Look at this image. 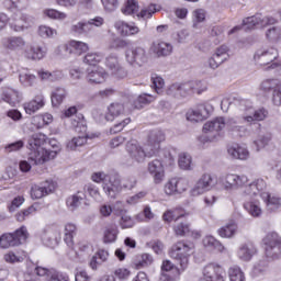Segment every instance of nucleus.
Wrapping results in <instances>:
<instances>
[{"label":"nucleus","mask_w":281,"mask_h":281,"mask_svg":"<svg viewBox=\"0 0 281 281\" xmlns=\"http://www.w3.org/2000/svg\"><path fill=\"white\" fill-rule=\"evenodd\" d=\"M173 46L168 42L156 41L151 44V52L158 58H166L172 54Z\"/></svg>","instance_id":"33"},{"label":"nucleus","mask_w":281,"mask_h":281,"mask_svg":"<svg viewBox=\"0 0 281 281\" xmlns=\"http://www.w3.org/2000/svg\"><path fill=\"white\" fill-rule=\"evenodd\" d=\"M101 60H104V55L102 53H88L83 57V63L92 67H95V65H98V63Z\"/></svg>","instance_id":"56"},{"label":"nucleus","mask_w":281,"mask_h":281,"mask_svg":"<svg viewBox=\"0 0 281 281\" xmlns=\"http://www.w3.org/2000/svg\"><path fill=\"white\" fill-rule=\"evenodd\" d=\"M156 98L153 94L143 93L139 94L136 102L134 103V109H142L143 104H150V102H155Z\"/></svg>","instance_id":"61"},{"label":"nucleus","mask_w":281,"mask_h":281,"mask_svg":"<svg viewBox=\"0 0 281 281\" xmlns=\"http://www.w3.org/2000/svg\"><path fill=\"white\" fill-rule=\"evenodd\" d=\"M89 49V44L71 40L69 44H63L58 46L57 54L59 56H67V54H75V56H82V54H87V50Z\"/></svg>","instance_id":"18"},{"label":"nucleus","mask_w":281,"mask_h":281,"mask_svg":"<svg viewBox=\"0 0 281 281\" xmlns=\"http://www.w3.org/2000/svg\"><path fill=\"white\" fill-rule=\"evenodd\" d=\"M0 45L7 52H14V54H21V52H25V47H27V42L23 36H5L0 41Z\"/></svg>","instance_id":"19"},{"label":"nucleus","mask_w":281,"mask_h":281,"mask_svg":"<svg viewBox=\"0 0 281 281\" xmlns=\"http://www.w3.org/2000/svg\"><path fill=\"white\" fill-rule=\"evenodd\" d=\"M105 67L110 69L112 76L115 78H126V76H128L126 69L120 65V59L115 54H110L105 57Z\"/></svg>","instance_id":"25"},{"label":"nucleus","mask_w":281,"mask_h":281,"mask_svg":"<svg viewBox=\"0 0 281 281\" xmlns=\"http://www.w3.org/2000/svg\"><path fill=\"white\" fill-rule=\"evenodd\" d=\"M238 122H246L243 120V116L238 120L228 119L226 122V128L229 135L233 137H247L249 135V131L245 125H238Z\"/></svg>","instance_id":"30"},{"label":"nucleus","mask_w":281,"mask_h":281,"mask_svg":"<svg viewBox=\"0 0 281 281\" xmlns=\"http://www.w3.org/2000/svg\"><path fill=\"white\" fill-rule=\"evenodd\" d=\"M278 21L272 16H265L260 13H257L250 18H246L243 21V25H237L233 27L228 34H236L239 30H245V32H249V30H258L260 27H267V25H276Z\"/></svg>","instance_id":"5"},{"label":"nucleus","mask_w":281,"mask_h":281,"mask_svg":"<svg viewBox=\"0 0 281 281\" xmlns=\"http://www.w3.org/2000/svg\"><path fill=\"white\" fill-rule=\"evenodd\" d=\"M35 19L27 13H23L22 11H15L11 18H9V27L13 32H25V30H30L32 25H34Z\"/></svg>","instance_id":"11"},{"label":"nucleus","mask_w":281,"mask_h":281,"mask_svg":"<svg viewBox=\"0 0 281 281\" xmlns=\"http://www.w3.org/2000/svg\"><path fill=\"white\" fill-rule=\"evenodd\" d=\"M89 136H77L72 139L68 140L66 144L67 150H77L79 148H82L85 144H87V139Z\"/></svg>","instance_id":"54"},{"label":"nucleus","mask_w":281,"mask_h":281,"mask_svg":"<svg viewBox=\"0 0 281 281\" xmlns=\"http://www.w3.org/2000/svg\"><path fill=\"white\" fill-rule=\"evenodd\" d=\"M109 260V251L105 249H99L95 255H93L90 259L89 267L97 271L98 267H101L103 262Z\"/></svg>","instance_id":"42"},{"label":"nucleus","mask_w":281,"mask_h":281,"mask_svg":"<svg viewBox=\"0 0 281 281\" xmlns=\"http://www.w3.org/2000/svg\"><path fill=\"white\" fill-rule=\"evenodd\" d=\"M178 164L181 170H192V156L188 153H181L179 155Z\"/></svg>","instance_id":"58"},{"label":"nucleus","mask_w":281,"mask_h":281,"mask_svg":"<svg viewBox=\"0 0 281 281\" xmlns=\"http://www.w3.org/2000/svg\"><path fill=\"white\" fill-rule=\"evenodd\" d=\"M3 260L8 265H16V262H23L25 260V251L23 250H18V251H8L7 254L3 255Z\"/></svg>","instance_id":"48"},{"label":"nucleus","mask_w":281,"mask_h":281,"mask_svg":"<svg viewBox=\"0 0 281 281\" xmlns=\"http://www.w3.org/2000/svg\"><path fill=\"white\" fill-rule=\"evenodd\" d=\"M37 76L41 80H49L50 82H54L55 80H60L63 78V71H53L49 72L45 69L37 70Z\"/></svg>","instance_id":"51"},{"label":"nucleus","mask_w":281,"mask_h":281,"mask_svg":"<svg viewBox=\"0 0 281 281\" xmlns=\"http://www.w3.org/2000/svg\"><path fill=\"white\" fill-rule=\"evenodd\" d=\"M124 113H126L124 103L113 102L108 106V112L105 113V120L106 122H113L115 117H120V115H124Z\"/></svg>","instance_id":"37"},{"label":"nucleus","mask_w":281,"mask_h":281,"mask_svg":"<svg viewBox=\"0 0 281 281\" xmlns=\"http://www.w3.org/2000/svg\"><path fill=\"white\" fill-rule=\"evenodd\" d=\"M104 25V18L95 16L88 21H79L70 26L71 34L75 36H87V38H92L95 36V30L93 27H102Z\"/></svg>","instance_id":"7"},{"label":"nucleus","mask_w":281,"mask_h":281,"mask_svg":"<svg viewBox=\"0 0 281 281\" xmlns=\"http://www.w3.org/2000/svg\"><path fill=\"white\" fill-rule=\"evenodd\" d=\"M2 100L3 102H7V104H10V106H16L18 104H21L23 97L19 91L9 88L2 92Z\"/></svg>","instance_id":"38"},{"label":"nucleus","mask_w":281,"mask_h":281,"mask_svg":"<svg viewBox=\"0 0 281 281\" xmlns=\"http://www.w3.org/2000/svg\"><path fill=\"white\" fill-rule=\"evenodd\" d=\"M126 153L130 155L131 159H133V161H136L137 164H144L146 159L155 157L153 150H149L146 145L142 147V145H139L137 140H131L126 144Z\"/></svg>","instance_id":"12"},{"label":"nucleus","mask_w":281,"mask_h":281,"mask_svg":"<svg viewBox=\"0 0 281 281\" xmlns=\"http://www.w3.org/2000/svg\"><path fill=\"white\" fill-rule=\"evenodd\" d=\"M162 218L167 221V223L175 221L173 232L176 236H187L190 234V224L183 221V218H186V212L183 210L176 209L173 211H167L162 215Z\"/></svg>","instance_id":"9"},{"label":"nucleus","mask_w":281,"mask_h":281,"mask_svg":"<svg viewBox=\"0 0 281 281\" xmlns=\"http://www.w3.org/2000/svg\"><path fill=\"white\" fill-rule=\"evenodd\" d=\"M81 192H88L89 196L94 199V201L100 202L102 201V195L100 194V188H98L95 184L88 183L83 187V190Z\"/></svg>","instance_id":"57"},{"label":"nucleus","mask_w":281,"mask_h":281,"mask_svg":"<svg viewBox=\"0 0 281 281\" xmlns=\"http://www.w3.org/2000/svg\"><path fill=\"white\" fill-rule=\"evenodd\" d=\"M161 142H166V133L161 130H153L149 132L146 146L154 151V156L159 153Z\"/></svg>","instance_id":"27"},{"label":"nucleus","mask_w":281,"mask_h":281,"mask_svg":"<svg viewBox=\"0 0 281 281\" xmlns=\"http://www.w3.org/2000/svg\"><path fill=\"white\" fill-rule=\"evenodd\" d=\"M106 78H109V74L100 66H92L87 69L86 80L90 85H102Z\"/></svg>","instance_id":"24"},{"label":"nucleus","mask_w":281,"mask_h":281,"mask_svg":"<svg viewBox=\"0 0 281 281\" xmlns=\"http://www.w3.org/2000/svg\"><path fill=\"white\" fill-rule=\"evenodd\" d=\"M243 207L252 218H260L262 216V206H260V201L258 200L246 201Z\"/></svg>","instance_id":"39"},{"label":"nucleus","mask_w":281,"mask_h":281,"mask_svg":"<svg viewBox=\"0 0 281 281\" xmlns=\"http://www.w3.org/2000/svg\"><path fill=\"white\" fill-rule=\"evenodd\" d=\"M30 233L27 227L21 226L13 233H4L0 236V249H10L12 247H19L27 240Z\"/></svg>","instance_id":"10"},{"label":"nucleus","mask_w":281,"mask_h":281,"mask_svg":"<svg viewBox=\"0 0 281 281\" xmlns=\"http://www.w3.org/2000/svg\"><path fill=\"white\" fill-rule=\"evenodd\" d=\"M201 273L200 281H225V269L216 262L204 266Z\"/></svg>","instance_id":"14"},{"label":"nucleus","mask_w":281,"mask_h":281,"mask_svg":"<svg viewBox=\"0 0 281 281\" xmlns=\"http://www.w3.org/2000/svg\"><path fill=\"white\" fill-rule=\"evenodd\" d=\"M114 27L121 36H135V34H139V27L135 23H126L119 20L114 23Z\"/></svg>","instance_id":"32"},{"label":"nucleus","mask_w":281,"mask_h":281,"mask_svg":"<svg viewBox=\"0 0 281 281\" xmlns=\"http://www.w3.org/2000/svg\"><path fill=\"white\" fill-rule=\"evenodd\" d=\"M164 190L168 196L181 194L188 190V180L183 178H171L166 182Z\"/></svg>","instance_id":"22"},{"label":"nucleus","mask_w":281,"mask_h":281,"mask_svg":"<svg viewBox=\"0 0 281 281\" xmlns=\"http://www.w3.org/2000/svg\"><path fill=\"white\" fill-rule=\"evenodd\" d=\"M216 188V178L212 173H203L191 189V196H201Z\"/></svg>","instance_id":"13"},{"label":"nucleus","mask_w":281,"mask_h":281,"mask_svg":"<svg viewBox=\"0 0 281 281\" xmlns=\"http://www.w3.org/2000/svg\"><path fill=\"white\" fill-rule=\"evenodd\" d=\"M225 126H227V121H225V117L223 116H218L213 121L206 122L203 126V133L206 135L200 136L199 142L201 144H207V142H216L221 136V131H223ZM210 133L211 135H207Z\"/></svg>","instance_id":"8"},{"label":"nucleus","mask_w":281,"mask_h":281,"mask_svg":"<svg viewBox=\"0 0 281 281\" xmlns=\"http://www.w3.org/2000/svg\"><path fill=\"white\" fill-rule=\"evenodd\" d=\"M280 86L281 85L278 79H267L261 82L260 89L261 91L269 93V91H276V89H278Z\"/></svg>","instance_id":"62"},{"label":"nucleus","mask_w":281,"mask_h":281,"mask_svg":"<svg viewBox=\"0 0 281 281\" xmlns=\"http://www.w3.org/2000/svg\"><path fill=\"white\" fill-rule=\"evenodd\" d=\"M193 251V244L178 241L171 247L169 256L173 260H177V262L180 265L181 271H186L188 269V265H190V256H192Z\"/></svg>","instance_id":"6"},{"label":"nucleus","mask_w":281,"mask_h":281,"mask_svg":"<svg viewBox=\"0 0 281 281\" xmlns=\"http://www.w3.org/2000/svg\"><path fill=\"white\" fill-rule=\"evenodd\" d=\"M161 10V5L150 3L148 7L140 10V12L137 13L138 19H144L146 21L147 19H153V14H157Z\"/></svg>","instance_id":"50"},{"label":"nucleus","mask_w":281,"mask_h":281,"mask_svg":"<svg viewBox=\"0 0 281 281\" xmlns=\"http://www.w3.org/2000/svg\"><path fill=\"white\" fill-rule=\"evenodd\" d=\"M258 254V247L252 241H246L239 245L237 258L243 262H249Z\"/></svg>","instance_id":"29"},{"label":"nucleus","mask_w":281,"mask_h":281,"mask_svg":"<svg viewBox=\"0 0 281 281\" xmlns=\"http://www.w3.org/2000/svg\"><path fill=\"white\" fill-rule=\"evenodd\" d=\"M87 200V193L85 191H77L75 194L69 195L66 199V206L70 212H76L80 205H82V202Z\"/></svg>","instance_id":"35"},{"label":"nucleus","mask_w":281,"mask_h":281,"mask_svg":"<svg viewBox=\"0 0 281 281\" xmlns=\"http://www.w3.org/2000/svg\"><path fill=\"white\" fill-rule=\"evenodd\" d=\"M203 245L206 249H214L215 251H218V254H227V248L212 235L203 238Z\"/></svg>","instance_id":"41"},{"label":"nucleus","mask_w":281,"mask_h":281,"mask_svg":"<svg viewBox=\"0 0 281 281\" xmlns=\"http://www.w3.org/2000/svg\"><path fill=\"white\" fill-rule=\"evenodd\" d=\"M203 91H207V86H205L203 81L196 80L184 83H172L167 88L166 93L171 98H188V95H192V93L201 95Z\"/></svg>","instance_id":"3"},{"label":"nucleus","mask_w":281,"mask_h":281,"mask_svg":"<svg viewBox=\"0 0 281 281\" xmlns=\"http://www.w3.org/2000/svg\"><path fill=\"white\" fill-rule=\"evenodd\" d=\"M56 34H57L56 29H52L47 25H41L38 27V35L42 38H54V36H56Z\"/></svg>","instance_id":"63"},{"label":"nucleus","mask_w":281,"mask_h":281,"mask_svg":"<svg viewBox=\"0 0 281 281\" xmlns=\"http://www.w3.org/2000/svg\"><path fill=\"white\" fill-rule=\"evenodd\" d=\"M43 245L46 247H56L60 243V231L58 228H45L40 234Z\"/></svg>","instance_id":"28"},{"label":"nucleus","mask_w":281,"mask_h":281,"mask_svg":"<svg viewBox=\"0 0 281 281\" xmlns=\"http://www.w3.org/2000/svg\"><path fill=\"white\" fill-rule=\"evenodd\" d=\"M78 233V227L74 223H68L65 225V233H64V241L66 243L67 247L70 249L74 248V237Z\"/></svg>","instance_id":"46"},{"label":"nucleus","mask_w":281,"mask_h":281,"mask_svg":"<svg viewBox=\"0 0 281 281\" xmlns=\"http://www.w3.org/2000/svg\"><path fill=\"white\" fill-rule=\"evenodd\" d=\"M44 16L47 19H52L53 21H66L67 19V13L63 11H58L56 9H44L43 10Z\"/></svg>","instance_id":"53"},{"label":"nucleus","mask_w":281,"mask_h":281,"mask_svg":"<svg viewBox=\"0 0 281 281\" xmlns=\"http://www.w3.org/2000/svg\"><path fill=\"white\" fill-rule=\"evenodd\" d=\"M47 142V135L43 133H34L30 136L29 144V161L35 166H43L49 159H55L56 150H47L43 148Z\"/></svg>","instance_id":"2"},{"label":"nucleus","mask_w":281,"mask_h":281,"mask_svg":"<svg viewBox=\"0 0 281 281\" xmlns=\"http://www.w3.org/2000/svg\"><path fill=\"white\" fill-rule=\"evenodd\" d=\"M255 128H257L256 136L254 138V144L257 150H262V148H267L271 140L273 139V134L262 128L260 123H254Z\"/></svg>","instance_id":"21"},{"label":"nucleus","mask_w":281,"mask_h":281,"mask_svg":"<svg viewBox=\"0 0 281 281\" xmlns=\"http://www.w3.org/2000/svg\"><path fill=\"white\" fill-rule=\"evenodd\" d=\"M45 106V97H35L33 100L24 103V111L27 115H32Z\"/></svg>","instance_id":"40"},{"label":"nucleus","mask_w":281,"mask_h":281,"mask_svg":"<svg viewBox=\"0 0 281 281\" xmlns=\"http://www.w3.org/2000/svg\"><path fill=\"white\" fill-rule=\"evenodd\" d=\"M161 277H160V281H172V278L170 277V272L172 273H177V276H179V273H181V270H179V268L175 267V263L170 260H165L162 261L161 265Z\"/></svg>","instance_id":"43"},{"label":"nucleus","mask_w":281,"mask_h":281,"mask_svg":"<svg viewBox=\"0 0 281 281\" xmlns=\"http://www.w3.org/2000/svg\"><path fill=\"white\" fill-rule=\"evenodd\" d=\"M227 153L232 159H239L240 161H247L250 157L249 149L240 145L229 146Z\"/></svg>","instance_id":"36"},{"label":"nucleus","mask_w":281,"mask_h":281,"mask_svg":"<svg viewBox=\"0 0 281 281\" xmlns=\"http://www.w3.org/2000/svg\"><path fill=\"white\" fill-rule=\"evenodd\" d=\"M236 232H238V225H236L234 221H229L217 229V234L221 238H234Z\"/></svg>","instance_id":"44"},{"label":"nucleus","mask_w":281,"mask_h":281,"mask_svg":"<svg viewBox=\"0 0 281 281\" xmlns=\"http://www.w3.org/2000/svg\"><path fill=\"white\" fill-rule=\"evenodd\" d=\"M148 172L153 175L155 183H161L164 177H166L164 164L159 159H155L148 164Z\"/></svg>","instance_id":"34"},{"label":"nucleus","mask_w":281,"mask_h":281,"mask_svg":"<svg viewBox=\"0 0 281 281\" xmlns=\"http://www.w3.org/2000/svg\"><path fill=\"white\" fill-rule=\"evenodd\" d=\"M227 273L229 281H245V272L239 266L229 267Z\"/></svg>","instance_id":"55"},{"label":"nucleus","mask_w":281,"mask_h":281,"mask_svg":"<svg viewBox=\"0 0 281 281\" xmlns=\"http://www.w3.org/2000/svg\"><path fill=\"white\" fill-rule=\"evenodd\" d=\"M235 106L241 112V120L248 124H251V122H262L269 115L265 108L255 111L254 103L248 99H235Z\"/></svg>","instance_id":"4"},{"label":"nucleus","mask_w":281,"mask_h":281,"mask_svg":"<svg viewBox=\"0 0 281 281\" xmlns=\"http://www.w3.org/2000/svg\"><path fill=\"white\" fill-rule=\"evenodd\" d=\"M122 12L127 16L131 14H136V12H139V2H137V0H126Z\"/></svg>","instance_id":"59"},{"label":"nucleus","mask_w":281,"mask_h":281,"mask_svg":"<svg viewBox=\"0 0 281 281\" xmlns=\"http://www.w3.org/2000/svg\"><path fill=\"white\" fill-rule=\"evenodd\" d=\"M65 98H67V89L63 87H56L52 91L50 95L53 106H58L63 104V100H65Z\"/></svg>","instance_id":"49"},{"label":"nucleus","mask_w":281,"mask_h":281,"mask_svg":"<svg viewBox=\"0 0 281 281\" xmlns=\"http://www.w3.org/2000/svg\"><path fill=\"white\" fill-rule=\"evenodd\" d=\"M125 60L132 67H143L148 63V54L142 46L132 47L125 52Z\"/></svg>","instance_id":"16"},{"label":"nucleus","mask_w":281,"mask_h":281,"mask_svg":"<svg viewBox=\"0 0 281 281\" xmlns=\"http://www.w3.org/2000/svg\"><path fill=\"white\" fill-rule=\"evenodd\" d=\"M281 236L278 234V232H269L263 238H262V245L265 246V251L267 258H271L272 260H278L280 258V255L276 249L278 248V245H280Z\"/></svg>","instance_id":"15"},{"label":"nucleus","mask_w":281,"mask_h":281,"mask_svg":"<svg viewBox=\"0 0 281 281\" xmlns=\"http://www.w3.org/2000/svg\"><path fill=\"white\" fill-rule=\"evenodd\" d=\"M260 198L262 199L267 212L270 214H273V212H278V210H281V198L278 195H273L269 192H265V190H261L259 193Z\"/></svg>","instance_id":"31"},{"label":"nucleus","mask_w":281,"mask_h":281,"mask_svg":"<svg viewBox=\"0 0 281 281\" xmlns=\"http://www.w3.org/2000/svg\"><path fill=\"white\" fill-rule=\"evenodd\" d=\"M29 60H41L45 58V49L41 45H32L29 50H24Z\"/></svg>","instance_id":"47"},{"label":"nucleus","mask_w":281,"mask_h":281,"mask_svg":"<svg viewBox=\"0 0 281 281\" xmlns=\"http://www.w3.org/2000/svg\"><path fill=\"white\" fill-rule=\"evenodd\" d=\"M19 80L22 87H34L36 75L30 72L27 68H22L19 70Z\"/></svg>","instance_id":"45"},{"label":"nucleus","mask_w":281,"mask_h":281,"mask_svg":"<svg viewBox=\"0 0 281 281\" xmlns=\"http://www.w3.org/2000/svg\"><path fill=\"white\" fill-rule=\"evenodd\" d=\"M254 58L257 65H260L261 67L271 65L273 60L278 59V49L273 47L259 48L256 50Z\"/></svg>","instance_id":"20"},{"label":"nucleus","mask_w":281,"mask_h":281,"mask_svg":"<svg viewBox=\"0 0 281 281\" xmlns=\"http://www.w3.org/2000/svg\"><path fill=\"white\" fill-rule=\"evenodd\" d=\"M212 113V105L207 103L199 104L194 110H189L187 113V120L189 122H203L210 117Z\"/></svg>","instance_id":"23"},{"label":"nucleus","mask_w":281,"mask_h":281,"mask_svg":"<svg viewBox=\"0 0 281 281\" xmlns=\"http://www.w3.org/2000/svg\"><path fill=\"white\" fill-rule=\"evenodd\" d=\"M71 126L75 128L76 133H87V121H85V115L78 114L71 119Z\"/></svg>","instance_id":"52"},{"label":"nucleus","mask_w":281,"mask_h":281,"mask_svg":"<svg viewBox=\"0 0 281 281\" xmlns=\"http://www.w3.org/2000/svg\"><path fill=\"white\" fill-rule=\"evenodd\" d=\"M220 182L226 192L244 189V194H248V196H258L262 190H267L265 179L258 178L249 183V178L246 175L226 173L220 177Z\"/></svg>","instance_id":"1"},{"label":"nucleus","mask_w":281,"mask_h":281,"mask_svg":"<svg viewBox=\"0 0 281 281\" xmlns=\"http://www.w3.org/2000/svg\"><path fill=\"white\" fill-rule=\"evenodd\" d=\"M56 190V183L54 181H45L41 184H35L31 188V198L33 200L43 199V196H47V194H52Z\"/></svg>","instance_id":"26"},{"label":"nucleus","mask_w":281,"mask_h":281,"mask_svg":"<svg viewBox=\"0 0 281 281\" xmlns=\"http://www.w3.org/2000/svg\"><path fill=\"white\" fill-rule=\"evenodd\" d=\"M269 41H281V26H272L266 32Z\"/></svg>","instance_id":"64"},{"label":"nucleus","mask_w":281,"mask_h":281,"mask_svg":"<svg viewBox=\"0 0 281 281\" xmlns=\"http://www.w3.org/2000/svg\"><path fill=\"white\" fill-rule=\"evenodd\" d=\"M117 240V226H110L104 231L103 243H115Z\"/></svg>","instance_id":"60"},{"label":"nucleus","mask_w":281,"mask_h":281,"mask_svg":"<svg viewBox=\"0 0 281 281\" xmlns=\"http://www.w3.org/2000/svg\"><path fill=\"white\" fill-rule=\"evenodd\" d=\"M103 190L109 199H116L117 194L122 192V179L117 171L110 170V176L108 181L103 184Z\"/></svg>","instance_id":"17"}]
</instances>
